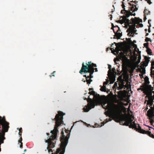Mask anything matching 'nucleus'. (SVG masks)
<instances>
[{
	"mask_svg": "<svg viewBox=\"0 0 154 154\" xmlns=\"http://www.w3.org/2000/svg\"><path fill=\"white\" fill-rule=\"evenodd\" d=\"M108 111L105 112V114L109 117H112L117 120L122 124L124 122V125L128 126L130 124V128H137V125L134 122H132L134 118L131 115H122V108L119 106L113 103H109L106 107Z\"/></svg>",
	"mask_w": 154,
	"mask_h": 154,
	"instance_id": "1",
	"label": "nucleus"
},
{
	"mask_svg": "<svg viewBox=\"0 0 154 154\" xmlns=\"http://www.w3.org/2000/svg\"><path fill=\"white\" fill-rule=\"evenodd\" d=\"M149 83L148 78L146 77L144 84L141 86L138 90H141L146 95L145 97L147 105L150 107V109L147 111V116L151 125H152L154 122V92L152 91L153 88L151 85H149Z\"/></svg>",
	"mask_w": 154,
	"mask_h": 154,
	"instance_id": "2",
	"label": "nucleus"
},
{
	"mask_svg": "<svg viewBox=\"0 0 154 154\" xmlns=\"http://www.w3.org/2000/svg\"><path fill=\"white\" fill-rule=\"evenodd\" d=\"M65 114L62 111H59L58 112V113L56 115L55 118L52 119V120L56 121L54 129L51 131L50 132L52 134L51 135L50 137L48 136V139L45 140V142L47 143L48 144L47 149H48L49 153L50 152H51V154H56V152L55 154L53 153L52 149L50 148H53L55 147L56 143L55 140L56 139L57 134L58 132V127L63 122V116Z\"/></svg>",
	"mask_w": 154,
	"mask_h": 154,
	"instance_id": "3",
	"label": "nucleus"
},
{
	"mask_svg": "<svg viewBox=\"0 0 154 154\" xmlns=\"http://www.w3.org/2000/svg\"><path fill=\"white\" fill-rule=\"evenodd\" d=\"M87 66H85L84 63L82 64V67L81 70L80 71V73H82V72L89 73V75L87 76V75H84V76L87 79L86 82L87 84H90L92 81L91 79L92 77V75L94 72V67L97 66L96 65L91 62H88V64L86 63Z\"/></svg>",
	"mask_w": 154,
	"mask_h": 154,
	"instance_id": "4",
	"label": "nucleus"
},
{
	"mask_svg": "<svg viewBox=\"0 0 154 154\" xmlns=\"http://www.w3.org/2000/svg\"><path fill=\"white\" fill-rule=\"evenodd\" d=\"M66 134H65L63 131L61 132L60 137L61 142L60 148L57 149L56 154H64L66 146L67 144V130L66 129Z\"/></svg>",
	"mask_w": 154,
	"mask_h": 154,
	"instance_id": "5",
	"label": "nucleus"
},
{
	"mask_svg": "<svg viewBox=\"0 0 154 154\" xmlns=\"http://www.w3.org/2000/svg\"><path fill=\"white\" fill-rule=\"evenodd\" d=\"M89 94L93 95V97L95 99L92 100V99L89 98V99L87 101L88 102V105L85 106L83 109L85 112H88L91 108H94L95 105H97L99 99V95H98L97 97L95 96V93L94 91H90L89 92Z\"/></svg>",
	"mask_w": 154,
	"mask_h": 154,
	"instance_id": "6",
	"label": "nucleus"
},
{
	"mask_svg": "<svg viewBox=\"0 0 154 154\" xmlns=\"http://www.w3.org/2000/svg\"><path fill=\"white\" fill-rule=\"evenodd\" d=\"M135 24H131L129 25V28L127 29V31L128 32V35L129 36H132L133 35L134 33L136 32V30L135 27L137 28L139 27H142L143 26V25L142 23H136Z\"/></svg>",
	"mask_w": 154,
	"mask_h": 154,
	"instance_id": "7",
	"label": "nucleus"
},
{
	"mask_svg": "<svg viewBox=\"0 0 154 154\" xmlns=\"http://www.w3.org/2000/svg\"><path fill=\"white\" fill-rule=\"evenodd\" d=\"M0 124L2 126L3 131L4 133L8 131L9 123L5 121V118L2 119L1 116H0Z\"/></svg>",
	"mask_w": 154,
	"mask_h": 154,
	"instance_id": "8",
	"label": "nucleus"
},
{
	"mask_svg": "<svg viewBox=\"0 0 154 154\" xmlns=\"http://www.w3.org/2000/svg\"><path fill=\"white\" fill-rule=\"evenodd\" d=\"M126 84L125 85V82H124L122 80L121 82L119 83V86L118 87V89L120 90L122 88L125 89L126 88L127 89H129L131 88L130 83L128 82H127Z\"/></svg>",
	"mask_w": 154,
	"mask_h": 154,
	"instance_id": "9",
	"label": "nucleus"
},
{
	"mask_svg": "<svg viewBox=\"0 0 154 154\" xmlns=\"http://www.w3.org/2000/svg\"><path fill=\"white\" fill-rule=\"evenodd\" d=\"M138 130L140 133L145 134L147 133L150 137L153 138L154 137V135L151 133L149 131H147L145 130L142 129L140 127H139V128H138Z\"/></svg>",
	"mask_w": 154,
	"mask_h": 154,
	"instance_id": "10",
	"label": "nucleus"
},
{
	"mask_svg": "<svg viewBox=\"0 0 154 154\" xmlns=\"http://www.w3.org/2000/svg\"><path fill=\"white\" fill-rule=\"evenodd\" d=\"M129 5L131 6V10L133 12L136 11L138 10V8L137 7L136 5H134L131 3H129Z\"/></svg>",
	"mask_w": 154,
	"mask_h": 154,
	"instance_id": "11",
	"label": "nucleus"
},
{
	"mask_svg": "<svg viewBox=\"0 0 154 154\" xmlns=\"http://www.w3.org/2000/svg\"><path fill=\"white\" fill-rule=\"evenodd\" d=\"M120 51V46L119 45H116V47L115 50L113 49H111L112 52L115 54L114 53V52H118Z\"/></svg>",
	"mask_w": 154,
	"mask_h": 154,
	"instance_id": "12",
	"label": "nucleus"
},
{
	"mask_svg": "<svg viewBox=\"0 0 154 154\" xmlns=\"http://www.w3.org/2000/svg\"><path fill=\"white\" fill-rule=\"evenodd\" d=\"M120 30L116 31L115 33V36L118 39L122 35V33L120 32Z\"/></svg>",
	"mask_w": 154,
	"mask_h": 154,
	"instance_id": "13",
	"label": "nucleus"
},
{
	"mask_svg": "<svg viewBox=\"0 0 154 154\" xmlns=\"http://www.w3.org/2000/svg\"><path fill=\"white\" fill-rule=\"evenodd\" d=\"M149 61V59H146L144 62H142V65L143 66V67H144V66L146 67L147 66Z\"/></svg>",
	"mask_w": 154,
	"mask_h": 154,
	"instance_id": "14",
	"label": "nucleus"
},
{
	"mask_svg": "<svg viewBox=\"0 0 154 154\" xmlns=\"http://www.w3.org/2000/svg\"><path fill=\"white\" fill-rule=\"evenodd\" d=\"M112 29L114 33H115L116 31L120 30L118 26H115L112 27Z\"/></svg>",
	"mask_w": 154,
	"mask_h": 154,
	"instance_id": "15",
	"label": "nucleus"
},
{
	"mask_svg": "<svg viewBox=\"0 0 154 154\" xmlns=\"http://www.w3.org/2000/svg\"><path fill=\"white\" fill-rule=\"evenodd\" d=\"M120 57V58L123 61H125L127 60V57H126V56L125 55H122Z\"/></svg>",
	"mask_w": 154,
	"mask_h": 154,
	"instance_id": "16",
	"label": "nucleus"
},
{
	"mask_svg": "<svg viewBox=\"0 0 154 154\" xmlns=\"http://www.w3.org/2000/svg\"><path fill=\"white\" fill-rule=\"evenodd\" d=\"M146 52L148 54L150 55L152 53V50L149 48H146Z\"/></svg>",
	"mask_w": 154,
	"mask_h": 154,
	"instance_id": "17",
	"label": "nucleus"
},
{
	"mask_svg": "<svg viewBox=\"0 0 154 154\" xmlns=\"http://www.w3.org/2000/svg\"><path fill=\"white\" fill-rule=\"evenodd\" d=\"M126 21V20L125 19H123L122 20H119L118 21V22H119V23L122 24L123 23H125V21Z\"/></svg>",
	"mask_w": 154,
	"mask_h": 154,
	"instance_id": "18",
	"label": "nucleus"
},
{
	"mask_svg": "<svg viewBox=\"0 0 154 154\" xmlns=\"http://www.w3.org/2000/svg\"><path fill=\"white\" fill-rule=\"evenodd\" d=\"M106 87L105 86H103L102 87H101V88L100 89V90L101 91L105 92L106 91Z\"/></svg>",
	"mask_w": 154,
	"mask_h": 154,
	"instance_id": "19",
	"label": "nucleus"
},
{
	"mask_svg": "<svg viewBox=\"0 0 154 154\" xmlns=\"http://www.w3.org/2000/svg\"><path fill=\"white\" fill-rule=\"evenodd\" d=\"M141 72L143 74L145 73V68L143 67L141 69H140Z\"/></svg>",
	"mask_w": 154,
	"mask_h": 154,
	"instance_id": "20",
	"label": "nucleus"
},
{
	"mask_svg": "<svg viewBox=\"0 0 154 154\" xmlns=\"http://www.w3.org/2000/svg\"><path fill=\"white\" fill-rule=\"evenodd\" d=\"M145 41L146 42H148V41H150V42H152V40L150 38H148V37H146L145 39Z\"/></svg>",
	"mask_w": 154,
	"mask_h": 154,
	"instance_id": "21",
	"label": "nucleus"
},
{
	"mask_svg": "<svg viewBox=\"0 0 154 154\" xmlns=\"http://www.w3.org/2000/svg\"><path fill=\"white\" fill-rule=\"evenodd\" d=\"M148 42L144 43L143 44L144 46L146 48H147L148 47Z\"/></svg>",
	"mask_w": 154,
	"mask_h": 154,
	"instance_id": "22",
	"label": "nucleus"
},
{
	"mask_svg": "<svg viewBox=\"0 0 154 154\" xmlns=\"http://www.w3.org/2000/svg\"><path fill=\"white\" fill-rule=\"evenodd\" d=\"M149 13V12L146 9H145L144 11V13L145 14H148Z\"/></svg>",
	"mask_w": 154,
	"mask_h": 154,
	"instance_id": "23",
	"label": "nucleus"
},
{
	"mask_svg": "<svg viewBox=\"0 0 154 154\" xmlns=\"http://www.w3.org/2000/svg\"><path fill=\"white\" fill-rule=\"evenodd\" d=\"M22 138L21 136H20V138L19 140H18L19 143H21L22 142Z\"/></svg>",
	"mask_w": 154,
	"mask_h": 154,
	"instance_id": "24",
	"label": "nucleus"
},
{
	"mask_svg": "<svg viewBox=\"0 0 154 154\" xmlns=\"http://www.w3.org/2000/svg\"><path fill=\"white\" fill-rule=\"evenodd\" d=\"M20 143V147L22 148H23V143L22 142Z\"/></svg>",
	"mask_w": 154,
	"mask_h": 154,
	"instance_id": "25",
	"label": "nucleus"
},
{
	"mask_svg": "<svg viewBox=\"0 0 154 154\" xmlns=\"http://www.w3.org/2000/svg\"><path fill=\"white\" fill-rule=\"evenodd\" d=\"M153 69H154V66L152 65V66L151 68V71L153 70Z\"/></svg>",
	"mask_w": 154,
	"mask_h": 154,
	"instance_id": "26",
	"label": "nucleus"
},
{
	"mask_svg": "<svg viewBox=\"0 0 154 154\" xmlns=\"http://www.w3.org/2000/svg\"><path fill=\"white\" fill-rule=\"evenodd\" d=\"M112 120V119H111L110 118H109L108 119V120L107 121V122H105V123H104V124L105 123H106V122H107L108 121H111ZM104 124H103V125H104Z\"/></svg>",
	"mask_w": 154,
	"mask_h": 154,
	"instance_id": "27",
	"label": "nucleus"
},
{
	"mask_svg": "<svg viewBox=\"0 0 154 154\" xmlns=\"http://www.w3.org/2000/svg\"><path fill=\"white\" fill-rule=\"evenodd\" d=\"M56 72L55 71H54V72L52 73V76H55V75H54V74Z\"/></svg>",
	"mask_w": 154,
	"mask_h": 154,
	"instance_id": "28",
	"label": "nucleus"
},
{
	"mask_svg": "<svg viewBox=\"0 0 154 154\" xmlns=\"http://www.w3.org/2000/svg\"><path fill=\"white\" fill-rule=\"evenodd\" d=\"M22 132H19V135L20 136H21Z\"/></svg>",
	"mask_w": 154,
	"mask_h": 154,
	"instance_id": "29",
	"label": "nucleus"
},
{
	"mask_svg": "<svg viewBox=\"0 0 154 154\" xmlns=\"http://www.w3.org/2000/svg\"><path fill=\"white\" fill-rule=\"evenodd\" d=\"M122 8H124V7L125 6V5H124V3L123 2H122Z\"/></svg>",
	"mask_w": 154,
	"mask_h": 154,
	"instance_id": "30",
	"label": "nucleus"
},
{
	"mask_svg": "<svg viewBox=\"0 0 154 154\" xmlns=\"http://www.w3.org/2000/svg\"><path fill=\"white\" fill-rule=\"evenodd\" d=\"M111 66L110 65H109V66H108V68L110 70L111 69Z\"/></svg>",
	"mask_w": 154,
	"mask_h": 154,
	"instance_id": "31",
	"label": "nucleus"
},
{
	"mask_svg": "<svg viewBox=\"0 0 154 154\" xmlns=\"http://www.w3.org/2000/svg\"><path fill=\"white\" fill-rule=\"evenodd\" d=\"M19 132H22V128H20L19 129Z\"/></svg>",
	"mask_w": 154,
	"mask_h": 154,
	"instance_id": "32",
	"label": "nucleus"
},
{
	"mask_svg": "<svg viewBox=\"0 0 154 154\" xmlns=\"http://www.w3.org/2000/svg\"><path fill=\"white\" fill-rule=\"evenodd\" d=\"M151 65L154 66V61H153Z\"/></svg>",
	"mask_w": 154,
	"mask_h": 154,
	"instance_id": "33",
	"label": "nucleus"
},
{
	"mask_svg": "<svg viewBox=\"0 0 154 154\" xmlns=\"http://www.w3.org/2000/svg\"><path fill=\"white\" fill-rule=\"evenodd\" d=\"M125 11V10H122L121 11V13H123Z\"/></svg>",
	"mask_w": 154,
	"mask_h": 154,
	"instance_id": "34",
	"label": "nucleus"
},
{
	"mask_svg": "<svg viewBox=\"0 0 154 154\" xmlns=\"http://www.w3.org/2000/svg\"><path fill=\"white\" fill-rule=\"evenodd\" d=\"M131 2H134L135 4H137V2L136 1Z\"/></svg>",
	"mask_w": 154,
	"mask_h": 154,
	"instance_id": "35",
	"label": "nucleus"
},
{
	"mask_svg": "<svg viewBox=\"0 0 154 154\" xmlns=\"http://www.w3.org/2000/svg\"><path fill=\"white\" fill-rule=\"evenodd\" d=\"M151 20H148V23L149 24H150V21L151 22Z\"/></svg>",
	"mask_w": 154,
	"mask_h": 154,
	"instance_id": "36",
	"label": "nucleus"
},
{
	"mask_svg": "<svg viewBox=\"0 0 154 154\" xmlns=\"http://www.w3.org/2000/svg\"><path fill=\"white\" fill-rule=\"evenodd\" d=\"M46 134L47 135L49 136V133H47Z\"/></svg>",
	"mask_w": 154,
	"mask_h": 154,
	"instance_id": "37",
	"label": "nucleus"
},
{
	"mask_svg": "<svg viewBox=\"0 0 154 154\" xmlns=\"http://www.w3.org/2000/svg\"><path fill=\"white\" fill-rule=\"evenodd\" d=\"M103 84H104V85H105V84L106 85V84H107V83L106 82H104L103 83Z\"/></svg>",
	"mask_w": 154,
	"mask_h": 154,
	"instance_id": "38",
	"label": "nucleus"
},
{
	"mask_svg": "<svg viewBox=\"0 0 154 154\" xmlns=\"http://www.w3.org/2000/svg\"><path fill=\"white\" fill-rule=\"evenodd\" d=\"M147 126L148 127H149V128H152V129H154L153 128H152L151 127H149V126Z\"/></svg>",
	"mask_w": 154,
	"mask_h": 154,
	"instance_id": "39",
	"label": "nucleus"
},
{
	"mask_svg": "<svg viewBox=\"0 0 154 154\" xmlns=\"http://www.w3.org/2000/svg\"><path fill=\"white\" fill-rule=\"evenodd\" d=\"M148 32H150V29H148Z\"/></svg>",
	"mask_w": 154,
	"mask_h": 154,
	"instance_id": "40",
	"label": "nucleus"
},
{
	"mask_svg": "<svg viewBox=\"0 0 154 154\" xmlns=\"http://www.w3.org/2000/svg\"><path fill=\"white\" fill-rule=\"evenodd\" d=\"M95 71H96V72H97V68H96V69H95Z\"/></svg>",
	"mask_w": 154,
	"mask_h": 154,
	"instance_id": "41",
	"label": "nucleus"
},
{
	"mask_svg": "<svg viewBox=\"0 0 154 154\" xmlns=\"http://www.w3.org/2000/svg\"><path fill=\"white\" fill-rule=\"evenodd\" d=\"M26 149H25L24 150V152H26Z\"/></svg>",
	"mask_w": 154,
	"mask_h": 154,
	"instance_id": "42",
	"label": "nucleus"
},
{
	"mask_svg": "<svg viewBox=\"0 0 154 154\" xmlns=\"http://www.w3.org/2000/svg\"><path fill=\"white\" fill-rule=\"evenodd\" d=\"M149 2V0H148V3H149V4H150L151 3V2L150 3Z\"/></svg>",
	"mask_w": 154,
	"mask_h": 154,
	"instance_id": "43",
	"label": "nucleus"
},
{
	"mask_svg": "<svg viewBox=\"0 0 154 154\" xmlns=\"http://www.w3.org/2000/svg\"><path fill=\"white\" fill-rule=\"evenodd\" d=\"M137 22H137V23H134V24H137L136 23H137V24H138V23H137Z\"/></svg>",
	"mask_w": 154,
	"mask_h": 154,
	"instance_id": "44",
	"label": "nucleus"
},
{
	"mask_svg": "<svg viewBox=\"0 0 154 154\" xmlns=\"http://www.w3.org/2000/svg\"><path fill=\"white\" fill-rule=\"evenodd\" d=\"M69 134L68 133V139H69Z\"/></svg>",
	"mask_w": 154,
	"mask_h": 154,
	"instance_id": "45",
	"label": "nucleus"
},
{
	"mask_svg": "<svg viewBox=\"0 0 154 154\" xmlns=\"http://www.w3.org/2000/svg\"><path fill=\"white\" fill-rule=\"evenodd\" d=\"M149 34L148 33H147L146 35V36H147V35H148Z\"/></svg>",
	"mask_w": 154,
	"mask_h": 154,
	"instance_id": "46",
	"label": "nucleus"
},
{
	"mask_svg": "<svg viewBox=\"0 0 154 154\" xmlns=\"http://www.w3.org/2000/svg\"><path fill=\"white\" fill-rule=\"evenodd\" d=\"M117 85V84H116V83L114 84V85Z\"/></svg>",
	"mask_w": 154,
	"mask_h": 154,
	"instance_id": "47",
	"label": "nucleus"
},
{
	"mask_svg": "<svg viewBox=\"0 0 154 154\" xmlns=\"http://www.w3.org/2000/svg\"><path fill=\"white\" fill-rule=\"evenodd\" d=\"M84 100H87V98H84Z\"/></svg>",
	"mask_w": 154,
	"mask_h": 154,
	"instance_id": "48",
	"label": "nucleus"
},
{
	"mask_svg": "<svg viewBox=\"0 0 154 154\" xmlns=\"http://www.w3.org/2000/svg\"><path fill=\"white\" fill-rule=\"evenodd\" d=\"M150 26H151V25L150 24V26H149V27H150Z\"/></svg>",
	"mask_w": 154,
	"mask_h": 154,
	"instance_id": "49",
	"label": "nucleus"
},
{
	"mask_svg": "<svg viewBox=\"0 0 154 154\" xmlns=\"http://www.w3.org/2000/svg\"><path fill=\"white\" fill-rule=\"evenodd\" d=\"M110 19H111V20H112V17Z\"/></svg>",
	"mask_w": 154,
	"mask_h": 154,
	"instance_id": "50",
	"label": "nucleus"
},
{
	"mask_svg": "<svg viewBox=\"0 0 154 154\" xmlns=\"http://www.w3.org/2000/svg\"><path fill=\"white\" fill-rule=\"evenodd\" d=\"M114 62L116 63V61L115 60H114Z\"/></svg>",
	"mask_w": 154,
	"mask_h": 154,
	"instance_id": "51",
	"label": "nucleus"
},
{
	"mask_svg": "<svg viewBox=\"0 0 154 154\" xmlns=\"http://www.w3.org/2000/svg\"><path fill=\"white\" fill-rule=\"evenodd\" d=\"M140 22H142V20H141Z\"/></svg>",
	"mask_w": 154,
	"mask_h": 154,
	"instance_id": "52",
	"label": "nucleus"
},
{
	"mask_svg": "<svg viewBox=\"0 0 154 154\" xmlns=\"http://www.w3.org/2000/svg\"><path fill=\"white\" fill-rule=\"evenodd\" d=\"M50 77L51 78V75H50Z\"/></svg>",
	"mask_w": 154,
	"mask_h": 154,
	"instance_id": "53",
	"label": "nucleus"
},
{
	"mask_svg": "<svg viewBox=\"0 0 154 154\" xmlns=\"http://www.w3.org/2000/svg\"><path fill=\"white\" fill-rule=\"evenodd\" d=\"M1 125L0 124V128H1Z\"/></svg>",
	"mask_w": 154,
	"mask_h": 154,
	"instance_id": "54",
	"label": "nucleus"
},
{
	"mask_svg": "<svg viewBox=\"0 0 154 154\" xmlns=\"http://www.w3.org/2000/svg\"><path fill=\"white\" fill-rule=\"evenodd\" d=\"M153 35H154V33L153 34Z\"/></svg>",
	"mask_w": 154,
	"mask_h": 154,
	"instance_id": "55",
	"label": "nucleus"
},
{
	"mask_svg": "<svg viewBox=\"0 0 154 154\" xmlns=\"http://www.w3.org/2000/svg\"><path fill=\"white\" fill-rule=\"evenodd\" d=\"M147 107H147V109H148V108Z\"/></svg>",
	"mask_w": 154,
	"mask_h": 154,
	"instance_id": "56",
	"label": "nucleus"
},
{
	"mask_svg": "<svg viewBox=\"0 0 154 154\" xmlns=\"http://www.w3.org/2000/svg\"><path fill=\"white\" fill-rule=\"evenodd\" d=\"M125 0H123V1H124Z\"/></svg>",
	"mask_w": 154,
	"mask_h": 154,
	"instance_id": "57",
	"label": "nucleus"
}]
</instances>
